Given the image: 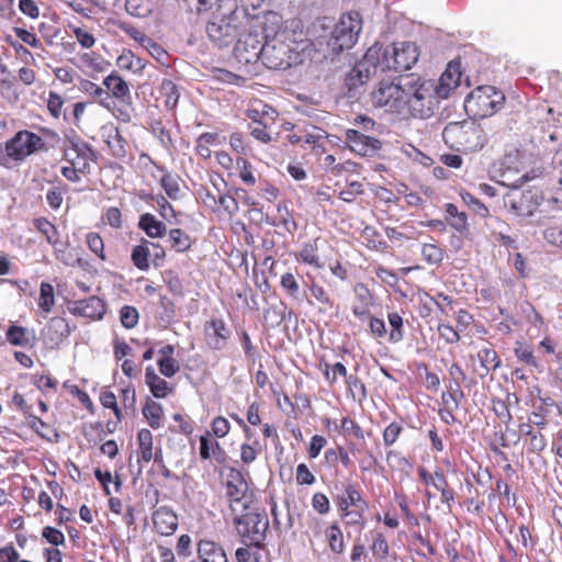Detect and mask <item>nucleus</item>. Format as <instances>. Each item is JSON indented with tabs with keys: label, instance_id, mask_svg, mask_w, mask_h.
Wrapping results in <instances>:
<instances>
[{
	"label": "nucleus",
	"instance_id": "51",
	"mask_svg": "<svg viewBox=\"0 0 562 562\" xmlns=\"http://www.w3.org/2000/svg\"><path fill=\"white\" fill-rule=\"evenodd\" d=\"M94 476L99 481V483L102 485L103 492L106 496L111 495V491L109 487L110 483H114L116 492L120 491L122 486V481L119 475L115 476L113 480V476L110 471H102L100 468H97L94 470Z\"/></svg>",
	"mask_w": 562,
	"mask_h": 562
},
{
	"label": "nucleus",
	"instance_id": "34",
	"mask_svg": "<svg viewBox=\"0 0 562 562\" xmlns=\"http://www.w3.org/2000/svg\"><path fill=\"white\" fill-rule=\"evenodd\" d=\"M138 226L150 238L162 237L166 233V225L150 213H145L139 217Z\"/></svg>",
	"mask_w": 562,
	"mask_h": 562
},
{
	"label": "nucleus",
	"instance_id": "55",
	"mask_svg": "<svg viewBox=\"0 0 562 562\" xmlns=\"http://www.w3.org/2000/svg\"><path fill=\"white\" fill-rule=\"evenodd\" d=\"M447 215L450 218V224L458 231H462L467 226V215L463 212H459L458 207L452 203L445 205Z\"/></svg>",
	"mask_w": 562,
	"mask_h": 562
},
{
	"label": "nucleus",
	"instance_id": "46",
	"mask_svg": "<svg viewBox=\"0 0 562 562\" xmlns=\"http://www.w3.org/2000/svg\"><path fill=\"white\" fill-rule=\"evenodd\" d=\"M29 425L30 427L36 431L42 438L53 441L58 438V432L55 427L45 423L40 417L30 415L29 416Z\"/></svg>",
	"mask_w": 562,
	"mask_h": 562
},
{
	"label": "nucleus",
	"instance_id": "14",
	"mask_svg": "<svg viewBox=\"0 0 562 562\" xmlns=\"http://www.w3.org/2000/svg\"><path fill=\"white\" fill-rule=\"evenodd\" d=\"M235 57L239 63L251 64L259 58L263 59V44L258 35H243L234 47Z\"/></svg>",
	"mask_w": 562,
	"mask_h": 562
},
{
	"label": "nucleus",
	"instance_id": "39",
	"mask_svg": "<svg viewBox=\"0 0 562 562\" xmlns=\"http://www.w3.org/2000/svg\"><path fill=\"white\" fill-rule=\"evenodd\" d=\"M294 258L296 261H302L317 269H322L325 266L317 254V246L315 243H307L303 245V247L294 254Z\"/></svg>",
	"mask_w": 562,
	"mask_h": 562
},
{
	"label": "nucleus",
	"instance_id": "53",
	"mask_svg": "<svg viewBox=\"0 0 562 562\" xmlns=\"http://www.w3.org/2000/svg\"><path fill=\"white\" fill-rule=\"evenodd\" d=\"M386 463L387 465L397 471H405L406 469L411 468L412 464L407 460L406 457H404L400 451L397 450H387L385 454Z\"/></svg>",
	"mask_w": 562,
	"mask_h": 562
},
{
	"label": "nucleus",
	"instance_id": "10",
	"mask_svg": "<svg viewBox=\"0 0 562 562\" xmlns=\"http://www.w3.org/2000/svg\"><path fill=\"white\" fill-rule=\"evenodd\" d=\"M224 487L232 512L235 513L237 506L244 510L248 508V483L240 470L235 467L226 468Z\"/></svg>",
	"mask_w": 562,
	"mask_h": 562
},
{
	"label": "nucleus",
	"instance_id": "28",
	"mask_svg": "<svg viewBox=\"0 0 562 562\" xmlns=\"http://www.w3.org/2000/svg\"><path fill=\"white\" fill-rule=\"evenodd\" d=\"M316 366L330 386H334L339 378L345 379L347 376V368L341 362L330 364L325 357H321Z\"/></svg>",
	"mask_w": 562,
	"mask_h": 562
},
{
	"label": "nucleus",
	"instance_id": "33",
	"mask_svg": "<svg viewBox=\"0 0 562 562\" xmlns=\"http://www.w3.org/2000/svg\"><path fill=\"white\" fill-rule=\"evenodd\" d=\"M325 537L328 543L329 550L337 555L344 553L346 544L344 533L340 526L334 521L325 530Z\"/></svg>",
	"mask_w": 562,
	"mask_h": 562
},
{
	"label": "nucleus",
	"instance_id": "59",
	"mask_svg": "<svg viewBox=\"0 0 562 562\" xmlns=\"http://www.w3.org/2000/svg\"><path fill=\"white\" fill-rule=\"evenodd\" d=\"M492 409L494 414L497 416V418L505 425H508L512 422V413L509 411L508 404L504 400L493 398Z\"/></svg>",
	"mask_w": 562,
	"mask_h": 562
},
{
	"label": "nucleus",
	"instance_id": "64",
	"mask_svg": "<svg viewBox=\"0 0 562 562\" xmlns=\"http://www.w3.org/2000/svg\"><path fill=\"white\" fill-rule=\"evenodd\" d=\"M295 481L297 485H313L316 477L305 463H300L296 467Z\"/></svg>",
	"mask_w": 562,
	"mask_h": 562
},
{
	"label": "nucleus",
	"instance_id": "40",
	"mask_svg": "<svg viewBox=\"0 0 562 562\" xmlns=\"http://www.w3.org/2000/svg\"><path fill=\"white\" fill-rule=\"evenodd\" d=\"M477 358L482 368V371L479 372L481 376H485L490 371H494L501 366L496 351L491 347L479 350Z\"/></svg>",
	"mask_w": 562,
	"mask_h": 562
},
{
	"label": "nucleus",
	"instance_id": "18",
	"mask_svg": "<svg viewBox=\"0 0 562 562\" xmlns=\"http://www.w3.org/2000/svg\"><path fill=\"white\" fill-rule=\"evenodd\" d=\"M204 335L205 341L211 349L221 350L226 346L231 330L222 318H212L204 325Z\"/></svg>",
	"mask_w": 562,
	"mask_h": 562
},
{
	"label": "nucleus",
	"instance_id": "17",
	"mask_svg": "<svg viewBox=\"0 0 562 562\" xmlns=\"http://www.w3.org/2000/svg\"><path fill=\"white\" fill-rule=\"evenodd\" d=\"M154 530L160 536H172L179 526L178 515L168 506H160L151 514Z\"/></svg>",
	"mask_w": 562,
	"mask_h": 562
},
{
	"label": "nucleus",
	"instance_id": "32",
	"mask_svg": "<svg viewBox=\"0 0 562 562\" xmlns=\"http://www.w3.org/2000/svg\"><path fill=\"white\" fill-rule=\"evenodd\" d=\"M369 507L349 508L346 510H338L341 520L346 527H355L362 531L367 526L366 512Z\"/></svg>",
	"mask_w": 562,
	"mask_h": 562
},
{
	"label": "nucleus",
	"instance_id": "52",
	"mask_svg": "<svg viewBox=\"0 0 562 562\" xmlns=\"http://www.w3.org/2000/svg\"><path fill=\"white\" fill-rule=\"evenodd\" d=\"M55 303L54 288L47 282L41 284L38 306L45 313H49Z\"/></svg>",
	"mask_w": 562,
	"mask_h": 562
},
{
	"label": "nucleus",
	"instance_id": "49",
	"mask_svg": "<svg viewBox=\"0 0 562 562\" xmlns=\"http://www.w3.org/2000/svg\"><path fill=\"white\" fill-rule=\"evenodd\" d=\"M80 310L81 316H104L106 313L103 301L97 296L82 302Z\"/></svg>",
	"mask_w": 562,
	"mask_h": 562
},
{
	"label": "nucleus",
	"instance_id": "12",
	"mask_svg": "<svg viewBox=\"0 0 562 562\" xmlns=\"http://www.w3.org/2000/svg\"><path fill=\"white\" fill-rule=\"evenodd\" d=\"M417 473L425 485L432 486L440 493L441 503L446 505L448 509H451L452 504L454 503L456 493L449 485L445 473L441 470L430 473L425 467H419L417 469Z\"/></svg>",
	"mask_w": 562,
	"mask_h": 562
},
{
	"label": "nucleus",
	"instance_id": "63",
	"mask_svg": "<svg viewBox=\"0 0 562 562\" xmlns=\"http://www.w3.org/2000/svg\"><path fill=\"white\" fill-rule=\"evenodd\" d=\"M282 289L292 297L300 295V284L293 273L286 272L280 280Z\"/></svg>",
	"mask_w": 562,
	"mask_h": 562
},
{
	"label": "nucleus",
	"instance_id": "7",
	"mask_svg": "<svg viewBox=\"0 0 562 562\" xmlns=\"http://www.w3.org/2000/svg\"><path fill=\"white\" fill-rule=\"evenodd\" d=\"M505 101L502 91L492 86L475 88L464 100V109L474 117H487L497 112Z\"/></svg>",
	"mask_w": 562,
	"mask_h": 562
},
{
	"label": "nucleus",
	"instance_id": "60",
	"mask_svg": "<svg viewBox=\"0 0 562 562\" xmlns=\"http://www.w3.org/2000/svg\"><path fill=\"white\" fill-rule=\"evenodd\" d=\"M156 202L159 209L160 216L169 224H177V213L173 210L172 205L167 201V199L165 196H158Z\"/></svg>",
	"mask_w": 562,
	"mask_h": 562
},
{
	"label": "nucleus",
	"instance_id": "42",
	"mask_svg": "<svg viewBox=\"0 0 562 562\" xmlns=\"http://www.w3.org/2000/svg\"><path fill=\"white\" fill-rule=\"evenodd\" d=\"M34 227L45 237L46 241L56 246L59 241V233L57 227L46 217H36L33 220Z\"/></svg>",
	"mask_w": 562,
	"mask_h": 562
},
{
	"label": "nucleus",
	"instance_id": "4",
	"mask_svg": "<svg viewBox=\"0 0 562 562\" xmlns=\"http://www.w3.org/2000/svg\"><path fill=\"white\" fill-rule=\"evenodd\" d=\"M361 30L362 19L359 12L342 14L326 41V54L336 56L352 48Z\"/></svg>",
	"mask_w": 562,
	"mask_h": 562
},
{
	"label": "nucleus",
	"instance_id": "11",
	"mask_svg": "<svg viewBox=\"0 0 562 562\" xmlns=\"http://www.w3.org/2000/svg\"><path fill=\"white\" fill-rule=\"evenodd\" d=\"M536 161L537 158L525 150L510 149L505 154L502 161L503 176L510 179L512 175H520L517 180H514V184H520L529 180L528 169Z\"/></svg>",
	"mask_w": 562,
	"mask_h": 562
},
{
	"label": "nucleus",
	"instance_id": "61",
	"mask_svg": "<svg viewBox=\"0 0 562 562\" xmlns=\"http://www.w3.org/2000/svg\"><path fill=\"white\" fill-rule=\"evenodd\" d=\"M82 90L91 97L98 99L101 105L108 106L105 101L109 99V93L105 90H103L100 86L95 85L92 81L86 80L82 83Z\"/></svg>",
	"mask_w": 562,
	"mask_h": 562
},
{
	"label": "nucleus",
	"instance_id": "8",
	"mask_svg": "<svg viewBox=\"0 0 562 562\" xmlns=\"http://www.w3.org/2000/svg\"><path fill=\"white\" fill-rule=\"evenodd\" d=\"M237 533L247 546L260 547L266 539L269 520L265 514L245 513L234 518Z\"/></svg>",
	"mask_w": 562,
	"mask_h": 562
},
{
	"label": "nucleus",
	"instance_id": "58",
	"mask_svg": "<svg viewBox=\"0 0 562 562\" xmlns=\"http://www.w3.org/2000/svg\"><path fill=\"white\" fill-rule=\"evenodd\" d=\"M231 424L227 420V418L223 416H216L211 422V430H209L212 434V437L215 438H225L229 431H231Z\"/></svg>",
	"mask_w": 562,
	"mask_h": 562
},
{
	"label": "nucleus",
	"instance_id": "36",
	"mask_svg": "<svg viewBox=\"0 0 562 562\" xmlns=\"http://www.w3.org/2000/svg\"><path fill=\"white\" fill-rule=\"evenodd\" d=\"M150 245H153V243L143 239L139 245H136L132 249V262L140 271H146L149 269Z\"/></svg>",
	"mask_w": 562,
	"mask_h": 562
},
{
	"label": "nucleus",
	"instance_id": "6",
	"mask_svg": "<svg viewBox=\"0 0 562 562\" xmlns=\"http://www.w3.org/2000/svg\"><path fill=\"white\" fill-rule=\"evenodd\" d=\"M45 147L44 139L30 131H19L12 138L0 145V166L9 167L10 162H21L29 156Z\"/></svg>",
	"mask_w": 562,
	"mask_h": 562
},
{
	"label": "nucleus",
	"instance_id": "29",
	"mask_svg": "<svg viewBox=\"0 0 562 562\" xmlns=\"http://www.w3.org/2000/svg\"><path fill=\"white\" fill-rule=\"evenodd\" d=\"M7 339L13 346L33 347L36 336L32 329L12 325L7 331Z\"/></svg>",
	"mask_w": 562,
	"mask_h": 562
},
{
	"label": "nucleus",
	"instance_id": "19",
	"mask_svg": "<svg viewBox=\"0 0 562 562\" xmlns=\"http://www.w3.org/2000/svg\"><path fill=\"white\" fill-rule=\"evenodd\" d=\"M189 562H228V557L220 542L203 538L196 542V559Z\"/></svg>",
	"mask_w": 562,
	"mask_h": 562
},
{
	"label": "nucleus",
	"instance_id": "21",
	"mask_svg": "<svg viewBox=\"0 0 562 562\" xmlns=\"http://www.w3.org/2000/svg\"><path fill=\"white\" fill-rule=\"evenodd\" d=\"M334 499L338 510L369 507V503L363 497V494L357 483H348L345 485L342 493L336 495Z\"/></svg>",
	"mask_w": 562,
	"mask_h": 562
},
{
	"label": "nucleus",
	"instance_id": "5",
	"mask_svg": "<svg viewBox=\"0 0 562 562\" xmlns=\"http://www.w3.org/2000/svg\"><path fill=\"white\" fill-rule=\"evenodd\" d=\"M302 61L299 44L288 41L284 32L263 44L262 63L270 69H286Z\"/></svg>",
	"mask_w": 562,
	"mask_h": 562
},
{
	"label": "nucleus",
	"instance_id": "2",
	"mask_svg": "<svg viewBox=\"0 0 562 562\" xmlns=\"http://www.w3.org/2000/svg\"><path fill=\"white\" fill-rule=\"evenodd\" d=\"M405 111L417 119L430 117L440 103L436 82L414 75L404 77Z\"/></svg>",
	"mask_w": 562,
	"mask_h": 562
},
{
	"label": "nucleus",
	"instance_id": "13",
	"mask_svg": "<svg viewBox=\"0 0 562 562\" xmlns=\"http://www.w3.org/2000/svg\"><path fill=\"white\" fill-rule=\"evenodd\" d=\"M464 397V393L461 389V384L449 383L447 391L441 394V406L438 409L440 419L446 425H454L458 419L456 412L459 409L460 403Z\"/></svg>",
	"mask_w": 562,
	"mask_h": 562
},
{
	"label": "nucleus",
	"instance_id": "43",
	"mask_svg": "<svg viewBox=\"0 0 562 562\" xmlns=\"http://www.w3.org/2000/svg\"><path fill=\"white\" fill-rule=\"evenodd\" d=\"M370 550L376 561L384 562L387 560L391 548L384 533L378 531L373 535Z\"/></svg>",
	"mask_w": 562,
	"mask_h": 562
},
{
	"label": "nucleus",
	"instance_id": "22",
	"mask_svg": "<svg viewBox=\"0 0 562 562\" xmlns=\"http://www.w3.org/2000/svg\"><path fill=\"white\" fill-rule=\"evenodd\" d=\"M461 70L458 63L451 61L436 82V91L440 98L447 99L450 93L460 85Z\"/></svg>",
	"mask_w": 562,
	"mask_h": 562
},
{
	"label": "nucleus",
	"instance_id": "37",
	"mask_svg": "<svg viewBox=\"0 0 562 562\" xmlns=\"http://www.w3.org/2000/svg\"><path fill=\"white\" fill-rule=\"evenodd\" d=\"M117 67L123 70H128L133 74H140L146 64L145 61L136 56L132 50H123L116 59Z\"/></svg>",
	"mask_w": 562,
	"mask_h": 562
},
{
	"label": "nucleus",
	"instance_id": "31",
	"mask_svg": "<svg viewBox=\"0 0 562 562\" xmlns=\"http://www.w3.org/2000/svg\"><path fill=\"white\" fill-rule=\"evenodd\" d=\"M99 401L104 408L111 409L116 418L115 423H106L108 431L113 432L116 429V424L121 423L122 419L124 418L122 409L117 404L116 395L112 391L103 389L100 392Z\"/></svg>",
	"mask_w": 562,
	"mask_h": 562
},
{
	"label": "nucleus",
	"instance_id": "26",
	"mask_svg": "<svg viewBox=\"0 0 562 562\" xmlns=\"http://www.w3.org/2000/svg\"><path fill=\"white\" fill-rule=\"evenodd\" d=\"M154 437L149 429L142 428L137 432V462H145L148 463L151 460L157 461L158 458L161 459V451L158 450L156 453H154Z\"/></svg>",
	"mask_w": 562,
	"mask_h": 562
},
{
	"label": "nucleus",
	"instance_id": "27",
	"mask_svg": "<svg viewBox=\"0 0 562 562\" xmlns=\"http://www.w3.org/2000/svg\"><path fill=\"white\" fill-rule=\"evenodd\" d=\"M247 116L252 124H269L277 120V111L261 100H252L247 109Z\"/></svg>",
	"mask_w": 562,
	"mask_h": 562
},
{
	"label": "nucleus",
	"instance_id": "1",
	"mask_svg": "<svg viewBox=\"0 0 562 562\" xmlns=\"http://www.w3.org/2000/svg\"><path fill=\"white\" fill-rule=\"evenodd\" d=\"M419 49L413 42L394 43L391 47L375 43L368 48L361 61L351 72V79L358 78L359 83H364L378 71L408 70L418 60Z\"/></svg>",
	"mask_w": 562,
	"mask_h": 562
},
{
	"label": "nucleus",
	"instance_id": "20",
	"mask_svg": "<svg viewBox=\"0 0 562 562\" xmlns=\"http://www.w3.org/2000/svg\"><path fill=\"white\" fill-rule=\"evenodd\" d=\"M390 328H386L384 318H370V328L378 338H387L391 342H397L403 338V318H387Z\"/></svg>",
	"mask_w": 562,
	"mask_h": 562
},
{
	"label": "nucleus",
	"instance_id": "47",
	"mask_svg": "<svg viewBox=\"0 0 562 562\" xmlns=\"http://www.w3.org/2000/svg\"><path fill=\"white\" fill-rule=\"evenodd\" d=\"M404 431V420H394L383 430L382 438L385 448L392 447Z\"/></svg>",
	"mask_w": 562,
	"mask_h": 562
},
{
	"label": "nucleus",
	"instance_id": "48",
	"mask_svg": "<svg viewBox=\"0 0 562 562\" xmlns=\"http://www.w3.org/2000/svg\"><path fill=\"white\" fill-rule=\"evenodd\" d=\"M160 93L165 97L166 108L173 110L180 97L177 86L171 80H164L160 86Z\"/></svg>",
	"mask_w": 562,
	"mask_h": 562
},
{
	"label": "nucleus",
	"instance_id": "23",
	"mask_svg": "<svg viewBox=\"0 0 562 562\" xmlns=\"http://www.w3.org/2000/svg\"><path fill=\"white\" fill-rule=\"evenodd\" d=\"M519 184H515V189L509 191L505 198L504 203L514 214L518 216H527L532 214L533 204L531 202V195L524 193L517 189Z\"/></svg>",
	"mask_w": 562,
	"mask_h": 562
},
{
	"label": "nucleus",
	"instance_id": "38",
	"mask_svg": "<svg viewBox=\"0 0 562 562\" xmlns=\"http://www.w3.org/2000/svg\"><path fill=\"white\" fill-rule=\"evenodd\" d=\"M142 413L153 429H159L162 426L164 408L161 404L148 400L144 405Z\"/></svg>",
	"mask_w": 562,
	"mask_h": 562
},
{
	"label": "nucleus",
	"instance_id": "50",
	"mask_svg": "<svg viewBox=\"0 0 562 562\" xmlns=\"http://www.w3.org/2000/svg\"><path fill=\"white\" fill-rule=\"evenodd\" d=\"M169 240L171 243V247L179 252H183L191 247L190 236L179 228H175L169 232Z\"/></svg>",
	"mask_w": 562,
	"mask_h": 562
},
{
	"label": "nucleus",
	"instance_id": "54",
	"mask_svg": "<svg viewBox=\"0 0 562 562\" xmlns=\"http://www.w3.org/2000/svg\"><path fill=\"white\" fill-rule=\"evenodd\" d=\"M340 427L344 435H350L358 440L364 439L363 428L351 417L344 416L340 420Z\"/></svg>",
	"mask_w": 562,
	"mask_h": 562
},
{
	"label": "nucleus",
	"instance_id": "3",
	"mask_svg": "<svg viewBox=\"0 0 562 562\" xmlns=\"http://www.w3.org/2000/svg\"><path fill=\"white\" fill-rule=\"evenodd\" d=\"M445 143L458 151H475L486 143L483 128L473 121L451 122L442 131Z\"/></svg>",
	"mask_w": 562,
	"mask_h": 562
},
{
	"label": "nucleus",
	"instance_id": "35",
	"mask_svg": "<svg viewBox=\"0 0 562 562\" xmlns=\"http://www.w3.org/2000/svg\"><path fill=\"white\" fill-rule=\"evenodd\" d=\"M145 378L151 394L157 398H164L172 391L169 383L149 368L146 370Z\"/></svg>",
	"mask_w": 562,
	"mask_h": 562
},
{
	"label": "nucleus",
	"instance_id": "16",
	"mask_svg": "<svg viewBox=\"0 0 562 562\" xmlns=\"http://www.w3.org/2000/svg\"><path fill=\"white\" fill-rule=\"evenodd\" d=\"M64 159L67 164L74 166L76 170L86 173L93 160V151L86 143H71L65 149Z\"/></svg>",
	"mask_w": 562,
	"mask_h": 562
},
{
	"label": "nucleus",
	"instance_id": "15",
	"mask_svg": "<svg viewBox=\"0 0 562 562\" xmlns=\"http://www.w3.org/2000/svg\"><path fill=\"white\" fill-rule=\"evenodd\" d=\"M345 138L349 149L360 156H374L381 148L379 139L356 130H347Z\"/></svg>",
	"mask_w": 562,
	"mask_h": 562
},
{
	"label": "nucleus",
	"instance_id": "25",
	"mask_svg": "<svg viewBox=\"0 0 562 562\" xmlns=\"http://www.w3.org/2000/svg\"><path fill=\"white\" fill-rule=\"evenodd\" d=\"M213 458L217 462L225 461L226 452L221 443L212 438V434L206 430L199 437V457L202 461H207Z\"/></svg>",
	"mask_w": 562,
	"mask_h": 562
},
{
	"label": "nucleus",
	"instance_id": "62",
	"mask_svg": "<svg viewBox=\"0 0 562 562\" xmlns=\"http://www.w3.org/2000/svg\"><path fill=\"white\" fill-rule=\"evenodd\" d=\"M515 356L518 358V360L525 362L528 366H537L536 357L533 356V350L530 346L517 342V346L514 349Z\"/></svg>",
	"mask_w": 562,
	"mask_h": 562
},
{
	"label": "nucleus",
	"instance_id": "41",
	"mask_svg": "<svg viewBox=\"0 0 562 562\" xmlns=\"http://www.w3.org/2000/svg\"><path fill=\"white\" fill-rule=\"evenodd\" d=\"M356 295L359 303L355 304L353 312L357 316H366L372 313V295L367 286L359 284L356 286Z\"/></svg>",
	"mask_w": 562,
	"mask_h": 562
},
{
	"label": "nucleus",
	"instance_id": "9",
	"mask_svg": "<svg viewBox=\"0 0 562 562\" xmlns=\"http://www.w3.org/2000/svg\"><path fill=\"white\" fill-rule=\"evenodd\" d=\"M404 78L397 83L381 82L372 92V102L375 106L385 108L386 111L403 113L405 111Z\"/></svg>",
	"mask_w": 562,
	"mask_h": 562
},
{
	"label": "nucleus",
	"instance_id": "45",
	"mask_svg": "<svg viewBox=\"0 0 562 562\" xmlns=\"http://www.w3.org/2000/svg\"><path fill=\"white\" fill-rule=\"evenodd\" d=\"M262 452V446L257 438L244 441L240 445V461L245 465L255 462L259 454Z\"/></svg>",
	"mask_w": 562,
	"mask_h": 562
},
{
	"label": "nucleus",
	"instance_id": "24",
	"mask_svg": "<svg viewBox=\"0 0 562 562\" xmlns=\"http://www.w3.org/2000/svg\"><path fill=\"white\" fill-rule=\"evenodd\" d=\"M209 37L217 46L228 45L236 36V29L225 19L210 22L206 26Z\"/></svg>",
	"mask_w": 562,
	"mask_h": 562
},
{
	"label": "nucleus",
	"instance_id": "57",
	"mask_svg": "<svg viewBox=\"0 0 562 562\" xmlns=\"http://www.w3.org/2000/svg\"><path fill=\"white\" fill-rule=\"evenodd\" d=\"M236 167L239 171V177L244 183L248 186H254L256 183V177L252 172V166L247 159L238 157L236 159Z\"/></svg>",
	"mask_w": 562,
	"mask_h": 562
},
{
	"label": "nucleus",
	"instance_id": "56",
	"mask_svg": "<svg viewBox=\"0 0 562 562\" xmlns=\"http://www.w3.org/2000/svg\"><path fill=\"white\" fill-rule=\"evenodd\" d=\"M457 324L451 325L449 323H439L438 331L440 336L450 344L457 342L460 339L459 330L460 326H463L458 319H456Z\"/></svg>",
	"mask_w": 562,
	"mask_h": 562
},
{
	"label": "nucleus",
	"instance_id": "30",
	"mask_svg": "<svg viewBox=\"0 0 562 562\" xmlns=\"http://www.w3.org/2000/svg\"><path fill=\"white\" fill-rule=\"evenodd\" d=\"M175 348L172 345H166L159 349V359L157 361L159 372L171 378L179 371V364L173 358Z\"/></svg>",
	"mask_w": 562,
	"mask_h": 562
},
{
	"label": "nucleus",
	"instance_id": "44",
	"mask_svg": "<svg viewBox=\"0 0 562 562\" xmlns=\"http://www.w3.org/2000/svg\"><path fill=\"white\" fill-rule=\"evenodd\" d=\"M103 85L117 99H124L130 94V88L127 82L116 74L106 76L103 80Z\"/></svg>",
	"mask_w": 562,
	"mask_h": 562
}]
</instances>
